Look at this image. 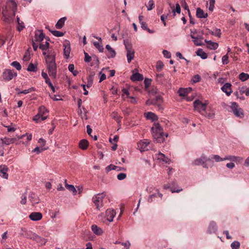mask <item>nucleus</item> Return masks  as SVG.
<instances>
[{
	"mask_svg": "<svg viewBox=\"0 0 249 249\" xmlns=\"http://www.w3.org/2000/svg\"><path fill=\"white\" fill-rule=\"evenodd\" d=\"M50 39L48 38L47 39V41L45 42V44H40L39 48L42 50V51H46L49 47V41Z\"/></svg>",
	"mask_w": 249,
	"mask_h": 249,
	"instance_id": "39",
	"label": "nucleus"
},
{
	"mask_svg": "<svg viewBox=\"0 0 249 249\" xmlns=\"http://www.w3.org/2000/svg\"><path fill=\"white\" fill-rule=\"evenodd\" d=\"M17 76V73L11 70H5L2 74V78L5 81H10Z\"/></svg>",
	"mask_w": 249,
	"mask_h": 249,
	"instance_id": "9",
	"label": "nucleus"
},
{
	"mask_svg": "<svg viewBox=\"0 0 249 249\" xmlns=\"http://www.w3.org/2000/svg\"><path fill=\"white\" fill-rule=\"evenodd\" d=\"M208 105V102L207 101L203 103L200 100L197 99L195 100L194 102V106L195 110L198 111L201 115L206 111L207 108V107Z\"/></svg>",
	"mask_w": 249,
	"mask_h": 249,
	"instance_id": "4",
	"label": "nucleus"
},
{
	"mask_svg": "<svg viewBox=\"0 0 249 249\" xmlns=\"http://www.w3.org/2000/svg\"><path fill=\"white\" fill-rule=\"evenodd\" d=\"M45 37L44 34L42 30H37L35 33V41L37 42H40L42 41Z\"/></svg>",
	"mask_w": 249,
	"mask_h": 249,
	"instance_id": "22",
	"label": "nucleus"
},
{
	"mask_svg": "<svg viewBox=\"0 0 249 249\" xmlns=\"http://www.w3.org/2000/svg\"><path fill=\"white\" fill-rule=\"evenodd\" d=\"M106 48L108 52V54H107L108 58H113L116 55L115 51L110 47L109 45H107L106 46Z\"/></svg>",
	"mask_w": 249,
	"mask_h": 249,
	"instance_id": "34",
	"label": "nucleus"
},
{
	"mask_svg": "<svg viewBox=\"0 0 249 249\" xmlns=\"http://www.w3.org/2000/svg\"><path fill=\"white\" fill-rule=\"evenodd\" d=\"M111 117L113 119H115L118 123L121 122L120 116L118 113L116 112H113L111 114Z\"/></svg>",
	"mask_w": 249,
	"mask_h": 249,
	"instance_id": "47",
	"label": "nucleus"
},
{
	"mask_svg": "<svg viewBox=\"0 0 249 249\" xmlns=\"http://www.w3.org/2000/svg\"><path fill=\"white\" fill-rule=\"evenodd\" d=\"M148 11L151 10L154 7V2L153 0H149L146 5Z\"/></svg>",
	"mask_w": 249,
	"mask_h": 249,
	"instance_id": "53",
	"label": "nucleus"
},
{
	"mask_svg": "<svg viewBox=\"0 0 249 249\" xmlns=\"http://www.w3.org/2000/svg\"><path fill=\"white\" fill-rule=\"evenodd\" d=\"M63 47L64 55L66 59H68L70 57V54L71 51L70 41L66 40L63 43Z\"/></svg>",
	"mask_w": 249,
	"mask_h": 249,
	"instance_id": "10",
	"label": "nucleus"
},
{
	"mask_svg": "<svg viewBox=\"0 0 249 249\" xmlns=\"http://www.w3.org/2000/svg\"><path fill=\"white\" fill-rule=\"evenodd\" d=\"M47 29H48L50 31V32L52 33V34L55 36H57V37H60V36H64V34L62 32H61L60 31H53V30H51L49 27L47 26L46 27Z\"/></svg>",
	"mask_w": 249,
	"mask_h": 249,
	"instance_id": "41",
	"label": "nucleus"
},
{
	"mask_svg": "<svg viewBox=\"0 0 249 249\" xmlns=\"http://www.w3.org/2000/svg\"><path fill=\"white\" fill-rule=\"evenodd\" d=\"M117 168H118V167H117L115 165H114L113 164H110V165H108V166H107L106 167V169L107 172H109L112 170H117Z\"/></svg>",
	"mask_w": 249,
	"mask_h": 249,
	"instance_id": "58",
	"label": "nucleus"
},
{
	"mask_svg": "<svg viewBox=\"0 0 249 249\" xmlns=\"http://www.w3.org/2000/svg\"><path fill=\"white\" fill-rule=\"evenodd\" d=\"M196 33V30H195L194 31L191 30L190 36L191 38L193 39V41L196 46H202V45H203L201 41L202 37H198L195 36V34Z\"/></svg>",
	"mask_w": 249,
	"mask_h": 249,
	"instance_id": "13",
	"label": "nucleus"
},
{
	"mask_svg": "<svg viewBox=\"0 0 249 249\" xmlns=\"http://www.w3.org/2000/svg\"><path fill=\"white\" fill-rule=\"evenodd\" d=\"M151 130L153 137L157 142H163L164 141V136L166 138L168 136L167 133L164 134L162 128L159 123L155 124Z\"/></svg>",
	"mask_w": 249,
	"mask_h": 249,
	"instance_id": "2",
	"label": "nucleus"
},
{
	"mask_svg": "<svg viewBox=\"0 0 249 249\" xmlns=\"http://www.w3.org/2000/svg\"><path fill=\"white\" fill-rule=\"evenodd\" d=\"M126 177V175L124 173H120L117 175V178L119 180H123Z\"/></svg>",
	"mask_w": 249,
	"mask_h": 249,
	"instance_id": "63",
	"label": "nucleus"
},
{
	"mask_svg": "<svg viewBox=\"0 0 249 249\" xmlns=\"http://www.w3.org/2000/svg\"><path fill=\"white\" fill-rule=\"evenodd\" d=\"M144 115L147 120H150L153 122L158 119V116L155 113L151 112H146L144 114Z\"/></svg>",
	"mask_w": 249,
	"mask_h": 249,
	"instance_id": "26",
	"label": "nucleus"
},
{
	"mask_svg": "<svg viewBox=\"0 0 249 249\" xmlns=\"http://www.w3.org/2000/svg\"><path fill=\"white\" fill-rule=\"evenodd\" d=\"M224 160H229L231 161L240 162L243 160V158L240 157L229 156L224 158Z\"/></svg>",
	"mask_w": 249,
	"mask_h": 249,
	"instance_id": "27",
	"label": "nucleus"
},
{
	"mask_svg": "<svg viewBox=\"0 0 249 249\" xmlns=\"http://www.w3.org/2000/svg\"><path fill=\"white\" fill-rule=\"evenodd\" d=\"M66 19L67 18L66 17H63L59 19L56 24H55L56 28L58 29H61L64 25V23L65 22V21L66 20Z\"/></svg>",
	"mask_w": 249,
	"mask_h": 249,
	"instance_id": "36",
	"label": "nucleus"
},
{
	"mask_svg": "<svg viewBox=\"0 0 249 249\" xmlns=\"http://www.w3.org/2000/svg\"><path fill=\"white\" fill-rule=\"evenodd\" d=\"M26 136L27 137V141H30L32 140V135L31 134H28V133H26V134L25 135H22L20 136H18V140H20V139H22L23 137Z\"/></svg>",
	"mask_w": 249,
	"mask_h": 249,
	"instance_id": "50",
	"label": "nucleus"
},
{
	"mask_svg": "<svg viewBox=\"0 0 249 249\" xmlns=\"http://www.w3.org/2000/svg\"><path fill=\"white\" fill-rule=\"evenodd\" d=\"M203 116L207 117L208 119H213L214 118L215 115V113L214 110H212V109H206V111L204 113L202 114Z\"/></svg>",
	"mask_w": 249,
	"mask_h": 249,
	"instance_id": "24",
	"label": "nucleus"
},
{
	"mask_svg": "<svg viewBox=\"0 0 249 249\" xmlns=\"http://www.w3.org/2000/svg\"><path fill=\"white\" fill-rule=\"evenodd\" d=\"M124 44L125 46V50H126V47H128V48H132V44L129 43V40L127 39H125L124 40Z\"/></svg>",
	"mask_w": 249,
	"mask_h": 249,
	"instance_id": "60",
	"label": "nucleus"
},
{
	"mask_svg": "<svg viewBox=\"0 0 249 249\" xmlns=\"http://www.w3.org/2000/svg\"><path fill=\"white\" fill-rule=\"evenodd\" d=\"M8 168L5 165H0V176L4 178L7 179L8 174L7 171Z\"/></svg>",
	"mask_w": 249,
	"mask_h": 249,
	"instance_id": "20",
	"label": "nucleus"
},
{
	"mask_svg": "<svg viewBox=\"0 0 249 249\" xmlns=\"http://www.w3.org/2000/svg\"><path fill=\"white\" fill-rule=\"evenodd\" d=\"M163 188L165 190L166 189H170V191L172 192V193H175V192H176V193H178L179 192L182 191V189H178V190H175V189H174L172 188H170V186L168 185H164L163 186Z\"/></svg>",
	"mask_w": 249,
	"mask_h": 249,
	"instance_id": "55",
	"label": "nucleus"
},
{
	"mask_svg": "<svg viewBox=\"0 0 249 249\" xmlns=\"http://www.w3.org/2000/svg\"><path fill=\"white\" fill-rule=\"evenodd\" d=\"M222 63L224 65L229 63V56L228 53L224 55L222 58Z\"/></svg>",
	"mask_w": 249,
	"mask_h": 249,
	"instance_id": "57",
	"label": "nucleus"
},
{
	"mask_svg": "<svg viewBox=\"0 0 249 249\" xmlns=\"http://www.w3.org/2000/svg\"><path fill=\"white\" fill-rule=\"evenodd\" d=\"M121 244L124 247L123 249H129L131 245L129 241H127L125 243H122Z\"/></svg>",
	"mask_w": 249,
	"mask_h": 249,
	"instance_id": "64",
	"label": "nucleus"
},
{
	"mask_svg": "<svg viewBox=\"0 0 249 249\" xmlns=\"http://www.w3.org/2000/svg\"><path fill=\"white\" fill-rule=\"evenodd\" d=\"M84 54H85V58H84L85 61L86 62H89L91 60V57L86 52H84Z\"/></svg>",
	"mask_w": 249,
	"mask_h": 249,
	"instance_id": "62",
	"label": "nucleus"
},
{
	"mask_svg": "<svg viewBox=\"0 0 249 249\" xmlns=\"http://www.w3.org/2000/svg\"><path fill=\"white\" fill-rule=\"evenodd\" d=\"M173 13L174 16H176V13H177L178 14H180L181 12V8L180 6L178 3H177L176 4V9L173 10Z\"/></svg>",
	"mask_w": 249,
	"mask_h": 249,
	"instance_id": "46",
	"label": "nucleus"
},
{
	"mask_svg": "<svg viewBox=\"0 0 249 249\" xmlns=\"http://www.w3.org/2000/svg\"><path fill=\"white\" fill-rule=\"evenodd\" d=\"M196 53L197 55L200 56L202 59H203L207 58L208 57L207 53L204 52L201 49H198V50L196 52Z\"/></svg>",
	"mask_w": 249,
	"mask_h": 249,
	"instance_id": "37",
	"label": "nucleus"
},
{
	"mask_svg": "<svg viewBox=\"0 0 249 249\" xmlns=\"http://www.w3.org/2000/svg\"><path fill=\"white\" fill-rule=\"evenodd\" d=\"M46 64L55 63V53L54 51H49L45 57Z\"/></svg>",
	"mask_w": 249,
	"mask_h": 249,
	"instance_id": "11",
	"label": "nucleus"
},
{
	"mask_svg": "<svg viewBox=\"0 0 249 249\" xmlns=\"http://www.w3.org/2000/svg\"><path fill=\"white\" fill-rule=\"evenodd\" d=\"M240 246V243L237 241H235L231 244V248L232 249H239Z\"/></svg>",
	"mask_w": 249,
	"mask_h": 249,
	"instance_id": "48",
	"label": "nucleus"
},
{
	"mask_svg": "<svg viewBox=\"0 0 249 249\" xmlns=\"http://www.w3.org/2000/svg\"><path fill=\"white\" fill-rule=\"evenodd\" d=\"M106 194L102 193L97 194L93 196L92 200L97 209L100 210V208L103 207V200Z\"/></svg>",
	"mask_w": 249,
	"mask_h": 249,
	"instance_id": "5",
	"label": "nucleus"
},
{
	"mask_svg": "<svg viewBox=\"0 0 249 249\" xmlns=\"http://www.w3.org/2000/svg\"><path fill=\"white\" fill-rule=\"evenodd\" d=\"M163 103V100L161 96L158 95L153 99V105L157 106L159 109H162V104Z\"/></svg>",
	"mask_w": 249,
	"mask_h": 249,
	"instance_id": "19",
	"label": "nucleus"
},
{
	"mask_svg": "<svg viewBox=\"0 0 249 249\" xmlns=\"http://www.w3.org/2000/svg\"><path fill=\"white\" fill-rule=\"evenodd\" d=\"M192 90V88H186L182 89L180 88L179 89L178 91V93L180 96H185L187 95V94Z\"/></svg>",
	"mask_w": 249,
	"mask_h": 249,
	"instance_id": "31",
	"label": "nucleus"
},
{
	"mask_svg": "<svg viewBox=\"0 0 249 249\" xmlns=\"http://www.w3.org/2000/svg\"><path fill=\"white\" fill-rule=\"evenodd\" d=\"M107 220L109 222H112L116 215V212L113 209H109L106 212Z\"/></svg>",
	"mask_w": 249,
	"mask_h": 249,
	"instance_id": "17",
	"label": "nucleus"
},
{
	"mask_svg": "<svg viewBox=\"0 0 249 249\" xmlns=\"http://www.w3.org/2000/svg\"><path fill=\"white\" fill-rule=\"evenodd\" d=\"M217 230V227L216 223L213 221H211L208 227V232L209 233H214Z\"/></svg>",
	"mask_w": 249,
	"mask_h": 249,
	"instance_id": "21",
	"label": "nucleus"
},
{
	"mask_svg": "<svg viewBox=\"0 0 249 249\" xmlns=\"http://www.w3.org/2000/svg\"><path fill=\"white\" fill-rule=\"evenodd\" d=\"M48 73L50 76L55 78L56 76L57 66L56 63L46 65Z\"/></svg>",
	"mask_w": 249,
	"mask_h": 249,
	"instance_id": "7",
	"label": "nucleus"
},
{
	"mask_svg": "<svg viewBox=\"0 0 249 249\" xmlns=\"http://www.w3.org/2000/svg\"><path fill=\"white\" fill-rule=\"evenodd\" d=\"M239 78L242 81H245L249 79V75L248 73L242 72L239 75Z\"/></svg>",
	"mask_w": 249,
	"mask_h": 249,
	"instance_id": "42",
	"label": "nucleus"
},
{
	"mask_svg": "<svg viewBox=\"0 0 249 249\" xmlns=\"http://www.w3.org/2000/svg\"><path fill=\"white\" fill-rule=\"evenodd\" d=\"M210 160V159L209 158H207L206 157L202 156L200 158L196 159L194 161V164L196 165L202 164L203 167L208 168V166L205 163Z\"/></svg>",
	"mask_w": 249,
	"mask_h": 249,
	"instance_id": "12",
	"label": "nucleus"
},
{
	"mask_svg": "<svg viewBox=\"0 0 249 249\" xmlns=\"http://www.w3.org/2000/svg\"><path fill=\"white\" fill-rule=\"evenodd\" d=\"M18 139L17 138H4L3 139H1V141L2 142V144H5L6 145H9L11 143H15Z\"/></svg>",
	"mask_w": 249,
	"mask_h": 249,
	"instance_id": "25",
	"label": "nucleus"
},
{
	"mask_svg": "<svg viewBox=\"0 0 249 249\" xmlns=\"http://www.w3.org/2000/svg\"><path fill=\"white\" fill-rule=\"evenodd\" d=\"M29 198L33 205L38 204L39 202V198L34 194H30Z\"/></svg>",
	"mask_w": 249,
	"mask_h": 249,
	"instance_id": "33",
	"label": "nucleus"
},
{
	"mask_svg": "<svg viewBox=\"0 0 249 249\" xmlns=\"http://www.w3.org/2000/svg\"><path fill=\"white\" fill-rule=\"evenodd\" d=\"M93 83V78L92 76H89L88 79V82L86 85L87 88H90L92 86Z\"/></svg>",
	"mask_w": 249,
	"mask_h": 249,
	"instance_id": "56",
	"label": "nucleus"
},
{
	"mask_svg": "<svg viewBox=\"0 0 249 249\" xmlns=\"http://www.w3.org/2000/svg\"><path fill=\"white\" fill-rule=\"evenodd\" d=\"M213 159L215 160L216 162L221 161L223 160H224V158H221L219 156L215 155H213Z\"/></svg>",
	"mask_w": 249,
	"mask_h": 249,
	"instance_id": "59",
	"label": "nucleus"
},
{
	"mask_svg": "<svg viewBox=\"0 0 249 249\" xmlns=\"http://www.w3.org/2000/svg\"><path fill=\"white\" fill-rule=\"evenodd\" d=\"M196 16L198 18H206L208 17L207 13H205L202 9L198 7L196 9Z\"/></svg>",
	"mask_w": 249,
	"mask_h": 249,
	"instance_id": "28",
	"label": "nucleus"
},
{
	"mask_svg": "<svg viewBox=\"0 0 249 249\" xmlns=\"http://www.w3.org/2000/svg\"><path fill=\"white\" fill-rule=\"evenodd\" d=\"M149 143L147 140L141 141L138 143V147L141 151H144L148 150L147 146Z\"/></svg>",
	"mask_w": 249,
	"mask_h": 249,
	"instance_id": "16",
	"label": "nucleus"
},
{
	"mask_svg": "<svg viewBox=\"0 0 249 249\" xmlns=\"http://www.w3.org/2000/svg\"><path fill=\"white\" fill-rule=\"evenodd\" d=\"M221 90L224 92L228 96H229L232 92L231 84L229 83L225 84L221 88Z\"/></svg>",
	"mask_w": 249,
	"mask_h": 249,
	"instance_id": "18",
	"label": "nucleus"
},
{
	"mask_svg": "<svg viewBox=\"0 0 249 249\" xmlns=\"http://www.w3.org/2000/svg\"><path fill=\"white\" fill-rule=\"evenodd\" d=\"M17 9V3L15 0L7 1L4 7L2 8V20L8 24L13 22Z\"/></svg>",
	"mask_w": 249,
	"mask_h": 249,
	"instance_id": "1",
	"label": "nucleus"
},
{
	"mask_svg": "<svg viewBox=\"0 0 249 249\" xmlns=\"http://www.w3.org/2000/svg\"><path fill=\"white\" fill-rule=\"evenodd\" d=\"M209 33L212 35L218 37L221 36V32L219 29H215L214 31H213L210 30H208Z\"/></svg>",
	"mask_w": 249,
	"mask_h": 249,
	"instance_id": "38",
	"label": "nucleus"
},
{
	"mask_svg": "<svg viewBox=\"0 0 249 249\" xmlns=\"http://www.w3.org/2000/svg\"><path fill=\"white\" fill-rule=\"evenodd\" d=\"M42 217V214L40 212H32L29 215V218L34 221H39Z\"/></svg>",
	"mask_w": 249,
	"mask_h": 249,
	"instance_id": "14",
	"label": "nucleus"
},
{
	"mask_svg": "<svg viewBox=\"0 0 249 249\" xmlns=\"http://www.w3.org/2000/svg\"><path fill=\"white\" fill-rule=\"evenodd\" d=\"M89 145V142L86 139L81 140L79 143V147L82 150H86Z\"/></svg>",
	"mask_w": 249,
	"mask_h": 249,
	"instance_id": "29",
	"label": "nucleus"
},
{
	"mask_svg": "<svg viewBox=\"0 0 249 249\" xmlns=\"http://www.w3.org/2000/svg\"><path fill=\"white\" fill-rule=\"evenodd\" d=\"M126 57L127 62L130 63L131 61L134 59L135 56V51L133 48H128L126 47Z\"/></svg>",
	"mask_w": 249,
	"mask_h": 249,
	"instance_id": "15",
	"label": "nucleus"
},
{
	"mask_svg": "<svg viewBox=\"0 0 249 249\" xmlns=\"http://www.w3.org/2000/svg\"><path fill=\"white\" fill-rule=\"evenodd\" d=\"M158 160H161L164 162L165 163L169 164L171 160L167 157H166L163 154L159 153L157 157Z\"/></svg>",
	"mask_w": 249,
	"mask_h": 249,
	"instance_id": "32",
	"label": "nucleus"
},
{
	"mask_svg": "<svg viewBox=\"0 0 249 249\" xmlns=\"http://www.w3.org/2000/svg\"><path fill=\"white\" fill-rule=\"evenodd\" d=\"M11 65L15 67L17 70L19 71L21 69V66L18 61H14L11 63Z\"/></svg>",
	"mask_w": 249,
	"mask_h": 249,
	"instance_id": "51",
	"label": "nucleus"
},
{
	"mask_svg": "<svg viewBox=\"0 0 249 249\" xmlns=\"http://www.w3.org/2000/svg\"><path fill=\"white\" fill-rule=\"evenodd\" d=\"M20 234L21 236L25 237L30 239H35L38 236L35 233L28 231L26 228H22Z\"/></svg>",
	"mask_w": 249,
	"mask_h": 249,
	"instance_id": "8",
	"label": "nucleus"
},
{
	"mask_svg": "<svg viewBox=\"0 0 249 249\" xmlns=\"http://www.w3.org/2000/svg\"><path fill=\"white\" fill-rule=\"evenodd\" d=\"M91 230L94 233L98 235H101L103 233L102 230L95 225L91 226Z\"/></svg>",
	"mask_w": 249,
	"mask_h": 249,
	"instance_id": "35",
	"label": "nucleus"
},
{
	"mask_svg": "<svg viewBox=\"0 0 249 249\" xmlns=\"http://www.w3.org/2000/svg\"><path fill=\"white\" fill-rule=\"evenodd\" d=\"M35 89L34 88H29V89H25V90H23L22 91H18V94H21V93H23V94H27V93H29L32 91H35Z\"/></svg>",
	"mask_w": 249,
	"mask_h": 249,
	"instance_id": "54",
	"label": "nucleus"
},
{
	"mask_svg": "<svg viewBox=\"0 0 249 249\" xmlns=\"http://www.w3.org/2000/svg\"><path fill=\"white\" fill-rule=\"evenodd\" d=\"M215 0H209L208 9L210 11H213L214 7Z\"/></svg>",
	"mask_w": 249,
	"mask_h": 249,
	"instance_id": "52",
	"label": "nucleus"
},
{
	"mask_svg": "<svg viewBox=\"0 0 249 249\" xmlns=\"http://www.w3.org/2000/svg\"><path fill=\"white\" fill-rule=\"evenodd\" d=\"M48 111L44 106H40L38 113L33 118V120L36 122L44 121L48 117Z\"/></svg>",
	"mask_w": 249,
	"mask_h": 249,
	"instance_id": "3",
	"label": "nucleus"
},
{
	"mask_svg": "<svg viewBox=\"0 0 249 249\" xmlns=\"http://www.w3.org/2000/svg\"><path fill=\"white\" fill-rule=\"evenodd\" d=\"M164 65L160 61H158L156 64V69L157 71H160L163 69Z\"/></svg>",
	"mask_w": 249,
	"mask_h": 249,
	"instance_id": "49",
	"label": "nucleus"
},
{
	"mask_svg": "<svg viewBox=\"0 0 249 249\" xmlns=\"http://www.w3.org/2000/svg\"><path fill=\"white\" fill-rule=\"evenodd\" d=\"M27 70L28 71H34L36 72L37 70V66L36 65L33 64V63H30L28 68Z\"/></svg>",
	"mask_w": 249,
	"mask_h": 249,
	"instance_id": "44",
	"label": "nucleus"
},
{
	"mask_svg": "<svg viewBox=\"0 0 249 249\" xmlns=\"http://www.w3.org/2000/svg\"><path fill=\"white\" fill-rule=\"evenodd\" d=\"M231 108L233 114L237 117L242 118L244 116L243 110L239 107L237 103L233 102L231 103Z\"/></svg>",
	"mask_w": 249,
	"mask_h": 249,
	"instance_id": "6",
	"label": "nucleus"
},
{
	"mask_svg": "<svg viewBox=\"0 0 249 249\" xmlns=\"http://www.w3.org/2000/svg\"><path fill=\"white\" fill-rule=\"evenodd\" d=\"M130 79L133 81H142L143 79V77L139 73H135L131 75Z\"/></svg>",
	"mask_w": 249,
	"mask_h": 249,
	"instance_id": "30",
	"label": "nucleus"
},
{
	"mask_svg": "<svg viewBox=\"0 0 249 249\" xmlns=\"http://www.w3.org/2000/svg\"><path fill=\"white\" fill-rule=\"evenodd\" d=\"M205 42L207 43V47L211 50H216L218 47V44L216 42H214L211 40H205Z\"/></svg>",
	"mask_w": 249,
	"mask_h": 249,
	"instance_id": "23",
	"label": "nucleus"
},
{
	"mask_svg": "<svg viewBox=\"0 0 249 249\" xmlns=\"http://www.w3.org/2000/svg\"><path fill=\"white\" fill-rule=\"evenodd\" d=\"M180 3H181V6H182V7L185 10H186L188 11L189 16V17H191V14H190V10H189V6H188L187 3H186L185 0H181L180 1Z\"/></svg>",
	"mask_w": 249,
	"mask_h": 249,
	"instance_id": "43",
	"label": "nucleus"
},
{
	"mask_svg": "<svg viewBox=\"0 0 249 249\" xmlns=\"http://www.w3.org/2000/svg\"><path fill=\"white\" fill-rule=\"evenodd\" d=\"M200 76L199 75L196 74L193 77L192 81L193 83H196V82H199L200 81Z\"/></svg>",
	"mask_w": 249,
	"mask_h": 249,
	"instance_id": "61",
	"label": "nucleus"
},
{
	"mask_svg": "<svg viewBox=\"0 0 249 249\" xmlns=\"http://www.w3.org/2000/svg\"><path fill=\"white\" fill-rule=\"evenodd\" d=\"M17 21L18 24L17 29L18 31H21L24 28V23L23 21L20 20L19 18L18 17H17Z\"/></svg>",
	"mask_w": 249,
	"mask_h": 249,
	"instance_id": "40",
	"label": "nucleus"
},
{
	"mask_svg": "<svg viewBox=\"0 0 249 249\" xmlns=\"http://www.w3.org/2000/svg\"><path fill=\"white\" fill-rule=\"evenodd\" d=\"M94 46L97 48L100 52H103L104 50V47L100 43L97 42H94L93 43Z\"/></svg>",
	"mask_w": 249,
	"mask_h": 249,
	"instance_id": "45",
	"label": "nucleus"
}]
</instances>
